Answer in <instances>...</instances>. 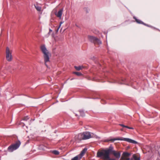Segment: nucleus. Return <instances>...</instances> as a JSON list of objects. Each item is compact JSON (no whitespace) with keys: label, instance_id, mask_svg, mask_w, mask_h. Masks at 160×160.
Returning a JSON list of instances; mask_svg holds the SVG:
<instances>
[{"label":"nucleus","instance_id":"1","mask_svg":"<svg viewBox=\"0 0 160 160\" xmlns=\"http://www.w3.org/2000/svg\"><path fill=\"white\" fill-rule=\"evenodd\" d=\"M40 49L43 54L45 64L48 67L47 63L50 62V58L51 56V54L47 49L44 45H42L40 47Z\"/></svg>","mask_w":160,"mask_h":160},{"label":"nucleus","instance_id":"2","mask_svg":"<svg viewBox=\"0 0 160 160\" xmlns=\"http://www.w3.org/2000/svg\"><path fill=\"white\" fill-rule=\"evenodd\" d=\"M131 155L130 153L127 152H123L122 155L120 160H140V157L137 156L136 154L133 155L131 158H129V157Z\"/></svg>","mask_w":160,"mask_h":160},{"label":"nucleus","instance_id":"3","mask_svg":"<svg viewBox=\"0 0 160 160\" xmlns=\"http://www.w3.org/2000/svg\"><path fill=\"white\" fill-rule=\"evenodd\" d=\"M116 140H121V141H127L128 142L131 143L133 144H138V142L132 139L129 138H107L105 140L104 142H114Z\"/></svg>","mask_w":160,"mask_h":160},{"label":"nucleus","instance_id":"4","mask_svg":"<svg viewBox=\"0 0 160 160\" xmlns=\"http://www.w3.org/2000/svg\"><path fill=\"white\" fill-rule=\"evenodd\" d=\"M92 134L88 131L84 132L78 134L77 139L79 141L88 139L92 138Z\"/></svg>","mask_w":160,"mask_h":160},{"label":"nucleus","instance_id":"5","mask_svg":"<svg viewBox=\"0 0 160 160\" xmlns=\"http://www.w3.org/2000/svg\"><path fill=\"white\" fill-rule=\"evenodd\" d=\"M21 144V142L19 140H18L15 143L9 146L8 148V151L12 152L17 149Z\"/></svg>","mask_w":160,"mask_h":160},{"label":"nucleus","instance_id":"6","mask_svg":"<svg viewBox=\"0 0 160 160\" xmlns=\"http://www.w3.org/2000/svg\"><path fill=\"white\" fill-rule=\"evenodd\" d=\"M97 157L104 160H107L109 158V156L107 157L106 154L105 149H103L98 152L97 153Z\"/></svg>","mask_w":160,"mask_h":160},{"label":"nucleus","instance_id":"7","mask_svg":"<svg viewBox=\"0 0 160 160\" xmlns=\"http://www.w3.org/2000/svg\"><path fill=\"white\" fill-rule=\"evenodd\" d=\"M89 41L94 43V44H102V42L98 38L93 36H88V37Z\"/></svg>","mask_w":160,"mask_h":160},{"label":"nucleus","instance_id":"8","mask_svg":"<svg viewBox=\"0 0 160 160\" xmlns=\"http://www.w3.org/2000/svg\"><path fill=\"white\" fill-rule=\"evenodd\" d=\"M12 51H10L9 48L7 47L6 51V58L8 62H11L12 60Z\"/></svg>","mask_w":160,"mask_h":160},{"label":"nucleus","instance_id":"9","mask_svg":"<svg viewBox=\"0 0 160 160\" xmlns=\"http://www.w3.org/2000/svg\"><path fill=\"white\" fill-rule=\"evenodd\" d=\"M106 156H110V154H112L114 151V148L112 145H110L109 147L105 149Z\"/></svg>","mask_w":160,"mask_h":160},{"label":"nucleus","instance_id":"10","mask_svg":"<svg viewBox=\"0 0 160 160\" xmlns=\"http://www.w3.org/2000/svg\"><path fill=\"white\" fill-rule=\"evenodd\" d=\"M112 154L116 158L118 159L120 158L121 152L120 151L116 152L114 150Z\"/></svg>","mask_w":160,"mask_h":160},{"label":"nucleus","instance_id":"11","mask_svg":"<svg viewBox=\"0 0 160 160\" xmlns=\"http://www.w3.org/2000/svg\"><path fill=\"white\" fill-rule=\"evenodd\" d=\"M63 10V8L61 9L57 13H55V15L58 17L60 19L61 18V17L62 14V12Z\"/></svg>","mask_w":160,"mask_h":160},{"label":"nucleus","instance_id":"12","mask_svg":"<svg viewBox=\"0 0 160 160\" xmlns=\"http://www.w3.org/2000/svg\"><path fill=\"white\" fill-rule=\"evenodd\" d=\"M133 18L135 20L136 22L138 24H143L145 26H148V25L146 24L145 23L142 21H141L140 20L137 19L135 17H133Z\"/></svg>","mask_w":160,"mask_h":160},{"label":"nucleus","instance_id":"13","mask_svg":"<svg viewBox=\"0 0 160 160\" xmlns=\"http://www.w3.org/2000/svg\"><path fill=\"white\" fill-rule=\"evenodd\" d=\"M87 150V149L86 148H84L81 152V153L80 154V156H82L85 154Z\"/></svg>","mask_w":160,"mask_h":160},{"label":"nucleus","instance_id":"14","mask_svg":"<svg viewBox=\"0 0 160 160\" xmlns=\"http://www.w3.org/2000/svg\"><path fill=\"white\" fill-rule=\"evenodd\" d=\"M82 158V156H80L79 155H77L73 158H72L71 160H78Z\"/></svg>","mask_w":160,"mask_h":160},{"label":"nucleus","instance_id":"15","mask_svg":"<svg viewBox=\"0 0 160 160\" xmlns=\"http://www.w3.org/2000/svg\"><path fill=\"white\" fill-rule=\"evenodd\" d=\"M119 125L122 127L123 128H126L129 129H133L134 128L132 127H129L127 126L124 125V124H119Z\"/></svg>","mask_w":160,"mask_h":160},{"label":"nucleus","instance_id":"16","mask_svg":"<svg viewBox=\"0 0 160 160\" xmlns=\"http://www.w3.org/2000/svg\"><path fill=\"white\" fill-rule=\"evenodd\" d=\"M35 6L36 9L37 10V11H40L41 10V7L39 6L38 5H35Z\"/></svg>","mask_w":160,"mask_h":160},{"label":"nucleus","instance_id":"17","mask_svg":"<svg viewBox=\"0 0 160 160\" xmlns=\"http://www.w3.org/2000/svg\"><path fill=\"white\" fill-rule=\"evenodd\" d=\"M74 68H75V69L77 71H79L80 70L82 69V67H81V66H75L74 67Z\"/></svg>","mask_w":160,"mask_h":160},{"label":"nucleus","instance_id":"18","mask_svg":"<svg viewBox=\"0 0 160 160\" xmlns=\"http://www.w3.org/2000/svg\"><path fill=\"white\" fill-rule=\"evenodd\" d=\"M73 73L75 74L78 76H80L82 75V73L79 72H74Z\"/></svg>","mask_w":160,"mask_h":160},{"label":"nucleus","instance_id":"19","mask_svg":"<svg viewBox=\"0 0 160 160\" xmlns=\"http://www.w3.org/2000/svg\"><path fill=\"white\" fill-rule=\"evenodd\" d=\"M80 116L82 117L84 116H85V113L83 111L80 110L79 111Z\"/></svg>","mask_w":160,"mask_h":160},{"label":"nucleus","instance_id":"20","mask_svg":"<svg viewBox=\"0 0 160 160\" xmlns=\"http://www.w3.org/2000/svg\"><path fill=\"white\" fill-rule=\"evenodd\" d=\"M52 153L56 155H58L59 154V152L58 151L56 150H53L52 151Z\"/></svg>","mask_w":160,"mask_h":160},{"label":"nucleus","instance_id":"21","mask_svg":"<svg viewBox=\"0 0 160 160\" xmlns=\"http://www.w3.org/2000/svg\"><path fill=\"white\" fill-rule=\"evenodd\" d=\"M28 119H29L28 117V116H26L25 117L23 118V120H25V121H27Z\"/></svg>","mask_w":160,"mask_h":160},{"label":"nucleus","instance_id":"22","mask_svg":"<svg viewBox=\"0 0 160 160\" xmlns=\"http://www.w3.org/2000/svg\"><path fill=\"white\" fill-rule=\"evenodd\" d=\"M107 160H115V159L114 158H110V156H109V158H108Z\"/></svg>","mask_w":160,"mask_h":160},{"label":"nucleus","instance_id":"23","mask_svg":"<svg viewBox=\"0 0 160 160\" xmlns=\"http://www.w3.org/2000/svg\"><path fill=\"white\" fill-rule=\"evenodd\" d=\"M60 28V26H59V27L56 30V32H58Z\"/></svg>","mask_w":160,"mask_h":160},{"label":"nucleus","instance_id":"24","mask_svg":"<svg viewBox=\"0 0 160 160\" xmlns=\"http://www.w3.org/2000/svg\"><path fill=\"white\" fill-rule=\"evenodd\" d=\"M63 23V22H61L60 23V25L59 26H60V27L61 26V24H62Z\"/></svg>","mask_w":160,"mask_h":160},{"label":"nucleus","instance_id":"25","mask_svg":"<svg viewBox=\"0 0 160 160\" xmlns=\"http://www.w3.org/2000/svg\"><path fill=\"white\" fill-rule=\"evenodd\" d=\"M52 31V30L51 29H50L49 30V32L48 33H49L50 32H51Z\"/></svg>","mask_w":160,"mask_h":160},{"label":"nucleus","instance_id":"26","mask_svg":"<svg viewBox=\"0 0 160 160\" xmlns=\"http://www.w3.org/2000/svg\"><path fill=\"white\" fill-rule=\"evenodd\" d=\"M86 10H87V11H86L87 12H88V11L87 10V8H86Z\"/></svg>","mask_w":160,"mask_h":160},{"label":"nucleus","instance_id":"27","mask_svg":"<svg viewBox=\"0 0 160 160\" xmlns=\"http://www.w3.org/2000/svg\"><path fill=\"white\" fill-rule=\"evenodd\" d=\"M124 84V83H121V84Z\"/></svg>","mask_w":160,"mask_h":160},{"label":"nucleus","instance_id":"28","mask_svg":"<svg viewBox=\"0 0 160 160\" xmlns=\"http://www.w3.org/2000/svg\"><path fill=\"white\" fill-rule=\"evenodd\" d=\"M121 130L122 131V129H121Z\"/></svg>","mask_w":160,"mask_h":160}]
</instances>
